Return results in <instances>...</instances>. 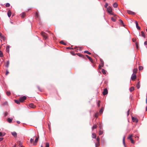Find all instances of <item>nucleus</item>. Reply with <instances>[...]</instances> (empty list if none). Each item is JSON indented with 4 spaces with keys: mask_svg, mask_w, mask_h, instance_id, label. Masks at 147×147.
Returning a JSON list of instances; mask_svg holds the SVG:
<instances>
[{
    "mask_svg": "<svg viewBox=\"0 0 147 147\" xmlns=\"http://www.w3.org/2000/svg\"><path fill=\"white\" fill-rule=\"evenodd\" d=\"M25 16V14L24 13H23L21 15V17L22 18H24Z\"/></svg>",
    "mask_w": 147,
    "mask_h": 147,
    "instance_id": "31",
    "label": "nucleus"
},
{
    "mask_svg": "<svg viewBox=\"0 0 147 147\" xmlns=\"http://www.w3.org/2000/svg\"><path fill=\"white\" fill-rule=\"evenodd\" d=\"M136 39H132V41L133 42H135L136 41Z\"/></svg>",
    "mask_w": 147,
    "mask_h": 147,
    "instance_id": "52",
    "label": "nucleus"
},
{
    "mask_svg": "<svg viewBox=\"0 0 147 147\" xmlns=\"http://www.w3.org/2000/svg\"><path fill=\"white\" fill-rule=\"evenodd\" d=\"M100 64L99 65V69H101V67H103L104 65V62L103 60L102 59H100Z\"/></svg>",
    "mask_w": 147,
    "mask_h": 147,
    "instance_id": "2",
    "label": "nucleus"
},
{
    "mask_svg": "<svg viewBox=\"0 0 147 147\" xmlns=\"http://www.w3.org/2000/svg\"><path fill=\"white\" fill-rule=\"evenodd\" d=\"M9 73V72L7 69L6 70V72L5 73V75L7 76Z\"/></svg>",
    "mask_w": 147,
    "mask_h": 147,
    "instance_id": "44",
    "label": "nucleus"
},
{
    "mask_svg": "<svg viewBox=\"0 0 147 147\" xmlns=\"http://www.w3.org/2000/svg\"><path fill=\"white\" fill-rule=\"evenodd\" d=\"M17 123H18V124H20V121H17Z\"/></svg>",
    "mask_w": 147,
    "mask_h": 147,
    "instance_id": "58",
    "label": "nucleus"
},
{
    "mask_svg": "<svg viewBox=\"0 0 147 147\" xmlns=\"http://www.w3.org/2000/svg\"><path fill=\"white\" fill-rule=\"evenodd\" d=\"M107 93H108V90H107V89L106 88L102 92V94L104 95H105L107 94Z\"/></svg>",
    "mask_w": 147,
    "mask_h": 147,
    "instance_id": "7",
    "label": "nucleus"
},
{
    "mask_svg": "<svg viewBox=\"0 0 147 147\" xmlns=\"http://www.w3.org/2000/svg\"><path fill=\"white\" fill-rule=\"evenodd\" d=\"M96 140L98 142V144L99 143V140L100 139L99 137H97L96 138Z\"/></svg>",
    "mask_w": 147,
    "mask_h": 147,
    "instance_id": "40",
    "label": "nucleus"
},
{
    "mask_svg": "<svg viewBox=\"0 0 147 147\" xmlns=\"http://www.w3.org/2000/svg\"><path fill=\"white\" fill-rule=\"evenodd\" d=\"M3 53L1 51H0V57H3Z\"/></svg>",
    "mask_w": 147,
    "mask_h": 147,
    "instance_id": "33",
    "label": "nucleus"
},
{
    "mask_svg": "<svg viewBox=\"0 0 147 147\" xmlns=\"http://www.w3.org/2000/svg\"><path fill=\"white\" fill-rule=\"evenodd\" d=\"M41 34L43 36V37L45 39H46L47 38V34H46L44 32H42L41 33Z\"/></svg>",
    "mask_w": 147,
    "mask_h": 147,
    "instance_id": "5",
    "label": "nucleus"
},
{
    "mask_svg": "<svg viewBox=\"0 0 147 147\" xmlns=\"http://www.w3.org/2000/svg\"><path fill=\"white\" fill-rule=\"evenodd\" d=\"M37 88L40 91H41V90L39 86H37Z\"/></svg>",
    "mask_w": 147,
    "mask_h": 147,
    "instance_id": "49",
    "label": "nucleus"
},
{
    "mask_svg": "<svg viewBox=\"0 0 147 147\" xmlns=\"http://www.w3.org/2000/svg\"><path fill=\"white\" fill-rule=\"evenodd\" d=\"M35 17L36 18H39V16L38 15V13L37 12H36V13Z\"/></svg>",
    "mask_w": 147,
    "mask_h": 147,
    "instance_id": "28",
    "label": "nucleus"
},
{
    "mask_svg": "<svg viewBox=\"0 0 147 147\" xmlns=\"http://www.w3.org/2000/svg\"><path fill=\"white\" fill-rule=\"evenodd\" d=\"M132 119L134 122H135L136 123L138 121V120L137 118L133 117H132Z\"/></svg>",
    "mask_w": 147,
    "mask_h": 147,
    "instance_id": "10",
    "label": "nucleus"
},
{
    "mask_svg": "<svg viewBox=\"0 0 147 147\" xmlns=\"http://www.w3.org/2000/svg\"><path fill=\"white\" fill-rule=\"evenodd\" d=\"M108 5V4H107V3H106L105 4V7L106 8L107 7V6Z\"/></svg>",
    "mask_w": 147,
    "mask_h": 147,
    "instance_id": "56",
    "label": "nucleus"
},
{
    "mask_svg": "<svg viewBox=\"0 0 147 147\" xmlns=\"http://www.w3.org/2000/svg\"><path fill=\"white\" fill-rule=\"evenodd\" d=\"M144 44L145 45H147V40L144 42Z\"/></svg>",
    "mask_w": 147,
    "mask_h": 147,
    "instance_id": "53",
    "label": "nucleus"
},
{
    "mask_svg": "<svg viewBox=\"0 0 147 147\" xmlns=\"http://www.w3.org/2000/svg\"><path fill=\"white\" fill-rule=\"evenodd\" d=\"M14 101L17 104H19L20 103V102L19 100H15Z\"/></svg>",
    "mask_w": 147,
    "mask_h": 147,
    "instance_id": "23",
    "label": "nucleus"
},
{
    "mask_svg": "<svg viewBox=\"0 0 147 147\" xmlns=\"http://www.w3.org/2000/svg\"><path fill=\"white\" fill-rule=\"evenodd\" d=\"M30 107L34 109L36 107V106L34 105L33 103H30V104L29 105Z\"/></svg>",
    "mask_w": 147,
    "mask_h": 147,
    "instance_id": "8",
    "label": "nucleus"
},
{
    "mask_svg": "<svg viewBox=\"0 0 147 147\" xmlns=\"http://www.w3.org/2000/svg\"><path fill=\"white\" fill-rule=\"evenodd\" d=\"M67 48L68 49H73V48H71L70 47H68Z\"/></svg>",
    "mask_w": 147,
    "mask_h": 147,
    "instance_id": "55",
    "label": "nucleus"
},
{
    "mask_svg": "<svg viewBox=\"0 0 147 147\" xmlns=\"http://www.w3.org/2000/svg\"><path fill=\"white\" fill-rule=\"evenodd\" d=\"M125 137H123V144H124V145H125Z\"/></svg>",
    "mask_w": 147,
    "mask_h": 147,
    "instance_id": "51",
    "label": "nucleus"
},
{
    "mask_svg": "<svg viewBox=\"0 0 147 147\" xmlns=\"http://www.w3.org/2000/svg\"><path fill=\"white\" fill-rule=\"evenodd\" d=\"M45 147H49V144L48 143H46Z\"/></svg>",
    "mask_w": 147,
    "mask_h": 147,
    "instance_id": "46",
    "label": "nucleus"
},
{
    "mask_svg": "<svg viewBox=\"0 0 147 147\" xmlns=\"http://www.w3.org/2000/svg\"><path fill=\"white\" fill-rule=\"evenodd\" d=\"M86 56L87 58H88V57H89V56L88 55H86Z\"/></svg>",
    "mask_w": 147,
    "mask_h": 147,
    "instance_id": "61",
    "label": "nucleus"
},
{
    "mask_svg": "<svg viewBox=\"0 0 147 147\" xmlns=\"http://www.w3.org/2000/svg\"><path fill=\"white\" fill-rule=\"evenodd\" d=\"M127 12L128 14H129L134 15L135 14L134 12H133L132 11H131L130 10H127Z\"/></svg>",
    "mask_w": 147,
    "mask_h": 147,
    "instance_id": "14",
    "label": "nucleus"
},
{
    "mask_svg": "<svg viewBox=\"0 0 147 147\" xmlns=\"http://www.w3.org/2000/svg\"><path fill=\"white\" fill-rule=\"evenodd\" d=\"M1 38L2 39L3 41H5L6 40V38L2 35L1 36Z\"/></svg>",
    "mask_w": 147,
    "mask_h": 147,
    "instance_id": "21",
    "label": "nucleus"
},
{
    "mask_svg": "<svg viewBox=\"0 0 147 147\" xmlns=\"http://www.w3.org/2000/svg\"><path fill=\"white\" fill-rule=\"evenodd\" d=\"M146 110H147V106H146Z\"/></svg>",
    "mask_w": 147,
    "mask_h": 147,
    "instance_id": "63",
    "label": "nucleus"
},
{
    "mask_svg": "<svg viewBox=\"0 0 147 147\" xmlns=\"http://www.w3.org/2000/svg\"><path fill=\"white\" fill-rule=\"evenodd\" d=\"M3 138H0V141H1L3 139Z\"/></svg>",
    "mask_w": 147,
    "mask_h": 147,
    "instance_id": "54",
    "label": "nucleus"
},
{
    "mask_svg": "<svg viewBox=\"0 0 147 147\" xmlns=\"http://www.w3.org/2000/svg\"><path fill=\"white\" fill-rule=\"evenodd\" d=\"M116 16L114 15V17H112L111 19V20L113 22H115L116 21Z\"/></svg>",
    "mask_w": 147,
    "mask_h": 147,
    "instance_id": "13",
    "label": "nucleus"
},
{
    "mask_svg": "<svg viewBox=\"0 0 147 147\" xmlns=\"http://www.w3.org/2000/svg\"><path fill=\"white\" fill-rule=\"evenodd\" d=\"M6 49L7 52L9 51V46H8L6 47Z\"/></svg>",
    "mask_w": 147,
    "mask_h": 147,
    "instance_id": "37",
    "label": "nucleus"
},
{
    "mask_svg": "<svg viewBox=\"0 0 147 147\" xmlns=\"http://www.w3.org/2000/svg\"><path fill=\"white\" fill-rule=\"evenodd\" d=\"M107 10L108 12L111 14L114 15L113 13L112 12V8L110 7L109 6L107 8Z\"/></svg>",
    "mask_w": 147,
    "mask_h": 147,
    "instance_id": "1",
    "label": "nucleus"
},
{
    "mask_svg": "<svg viewBox=\"0 0 147 147\" xmlns=\"http://www.w3.org/2000/svg\"><path fill=\"white\" fill-rule=\"evenodd\" d=\"M99 114L98 113H96L95 114V117H97L98 115H99Z\"/></svg>",
    "mask_w": 147,
    "mask_h": 147,
    "instance_id": "47",
    "label": "nucleus"
},
{
    "mask_svg": "<svg viewBox=\"0 0 147 147\" xmlns=\"http://www.w3.org/2000/svg\"><path fill=\"white\" fill-rule=\"evenodd\" d=\"M141 34L142 36L144 38L145 37V35L144 32L142 31L141 32Z\"/></svg>",
    "mask_w": 147,
    "mask_h": 147,
    "instance_id": "20",
    "label": "nucleus"
},
{
    "mask_svg": "<svg viewBox=\"0 0 147 147\" xmlns=\"http://www.w3.org/2000/svg\"><path fill=\"white\" fill-rule=\"evenodd\" d=\"M84 53H87L89 55H90L91 54L88 51H84Z\"/></svg>",
    "mask_w": 147,
    "mask_h": 147,
    "instance_id": "30",
    "label": "nucleus"
},
{
    "mask_svg": "<svg viewBox=\"0 0 147 147\" xmlns=\"http://www.w3.org/2000/svg\"><path fill=\"white\" fill-rule=\"evenodd\" d=\"M134 87L133 86L131 87L130 88V90L131 92H132L134 90Z\"/></svg>",
    "mask_w": 147,
    "mask_h": 147,
    "instance_id": "27",
    "label": "nucleus"
},
{
    "mask_svg": "<svg viewBox=\"0 0 147 147\" xmlns=\"http://www.w3.org/2000/svg\"><path fill=\"white\" fill-rule=\"evenodd\" d=\"M34 138H31L30 140V142L31 143H33L34 142Z\"/></svg>",
    "mask_w": 147,
    "mask_h": 147,
    "instance_id": "39",
    "label": "nucleus"
},
{
    "mask_svg": "<svg viewBox=\"0 0 147 147\" xmlns=\"http://www.w3.org/2000/svg\"><path fill=\"white\" fill-rule=\"evenodd\" d=\"M4 136V135H3L2 133L0 132V136Z\"/></svg>",
    "mask_w": 147,
    "mask_h": 147,
    "instance_id": "50",
    "label": "nucleus"
},
{
    "mask_svg": "<svg viewBox=\"0 0 147 147\" xmlns=\"http://www.w3.org/2000/svg\"><path fill=\"white\" fill-rule=\"evenodd\" d=\"M13 147H16V145L15 144Z\"/></svg>",
    "mask_w": 147,
    "mask_h": 147,
    "instance_id": "62",
    "label": "nucleus"
},
{
    "mask_svg": "<svg viewBox=\"0 0 147 147\" xmlns=\"http://www.w3.org/2000/svg\"><path fill=\"white\" fill-rule=\"evenodd\" d=\"M19 145L21 147H23V146L22 145V143L20 141L19 142Z\"/></svg>",
    "mask_w": 147,
    "mask_h": 147,
    "instance_id": "36",
    "label": "nucleus"
},
{
    "mask_svg": "<svg viewBox=\"0 0 147 147\" xmlns=\"http://www.w3.org/2000/svg\"><path fill=\"white\" fill-rule=\"evenodd\" d=\"M60 43L61 44H63L65 45H66V44L63 41H61L60 42Z\"/></svg>",
    "mask_w": 147,
    "mask_h": 147,
    "instance_id": "38",
    "label": "nucleus"
},
{
    "mask_svg": "<svg viewBox=\"0 0 147 147\" xmlns=\"http://www.w3.org/2000/svg\"><path fill=\"white\" fill-rule=\"evenodd\" d=\"M113 5L114 7L116 8L117 7L118 5H117V3H115L113 4Z\"/></svg>",
    "mask_w": 147,
    "mask_h": 147,
    "instance_id": "22",
    "label": "nucleus"
},
{
    "mask_svg": "<svg viewBox=\"0 0 147 147\" xmlns=\"http://www.w3.org/2000/svg\"><path fill=\"white\" fill-rule=\"evenodd\" d=\"M7 15L9 17H10L11 15V12L10 10H9L7 12Z\"/></svg>",
    "mask_w": 147,
    "mask_h": 147,
    "instance_id": "17",
    "label": "nucleus"
},
{
    "mask_svg": "<svg viewBox=\"0 0 147 147\" xmlns=\"http://www.w3.org/2000/svg\"><path fill=\"white\" fill-rule=\"evenodd\" d=\"M12 134L15 137H16L17 136V134L15 132H11Z\"/></svg>",
    "mask_w": 147,
    "mask_h": 147,
    "instance_id": "16",
    "label": "nucleus"
},
{
    "mask_svg": "<svg viewBox=\"0 0 147 147\" xmlns=\"http://www.w3.org/2000/svg\"><path fill=\"white\" fill-rule=\"evenodd\" d=\"M76 55H77L78 56L80 57H81L83 58H85V57L83 55L79 53H77L76 54Z\"/></svg>",
    "mask_w": 147,
    "mask_h": 147,
    "instance_id": "11",
    "label": "nucleus"
},
{
    "mask_svg": "<svg viewBox=\"0 0 147 147\" xmlns=\"http://www.w3.org/2000/svg\"><path fill=\"white\" fill-rule=\"evenodd\" d=\"M103 131H101V130H100L98 132L99 135H101L103 134Z\"/></svg>",
    "mask_w": 147,
    "mask_h": 147,
    "instance_id": "26",
    "label": "nucleus"
},
{
    "mask_svg": "<svg viewBox=\"0 0 147 147\" xmlns=\"http://www.w3.org/2000/svg\"><path fill=\"white\" fill-rule=\"evenodd\" d=\"M9 61H8L7 62V63L5 65V66L7 68H8L9 67Z\"/></svg>",
    "mask_w": 147,
    "mask_h": 147,
    "instance_id": "18",
    "label": "nucleus"
},
{
    "mask_svg": "<svg viewBox=\"0 0 147 147\" xmlns=\"http://www.w3.org/2000/svg\"><path fill=\"white\" fill-rule=\"evenodd\" d=\"M138 68L139 70H141L143 69V68L142 66H139Z\"/></svg>",
    "mask_w": 147,
    "mask_h": 147,
    "instance_id": "32",
    "label": "nucleus"
},
{
    "mask_svg": "<svg viewBox=\"0 0 147 147\" xmlns=\"http://www.w3.org/2000/svg\"><path fill=\"white\" fill-rule=\"evenodd\" d=\"M9 123H11L12 122V119H10V118H8L7 119Z\"/></svg>",
    "mask_w": 147,
    "mask_h": 147,
    "instance_id": "34",
    "label": "nucleus"
},
{
    "mask_svg": "<svg viewBox=\"0 0 147 147\" xmlns=\"http://www.w3.org/2000/svg\"><path fill=\"white\" fill-rule=\"evenodd\" d=\"M132 135H131L128 138V139H129L131 141V142L132 143H134V142L133 140V139L131 138L132 137Z\"/></svg>",
    "mask_w": 147,
    "mask_h": 147,
    "instance_id": "9",
    "label": "nucleus"
},
{
    "mask_svg": "<svg viewBox=\"0 0 147 147\" xmlns=\"http://www.w3.org/2000/svg\"><path fill=\"white\" fill-rule=\"evenodd\" d=\"M135 23L136 24V27L137 28V29L140 30V27H139L138 26V24L137 21H135Z\"/></svg>",
    "mask_w": 147,
    "mask_h": 147,
    "instance_id": "12",
    "label": "nucleus"
},
{
    "mask_svg": "<svg viewBox=\"0 0 147 147\" xmlns=\"http://www.w3.org/2000/svg\"><path fill=\"white\" fill-rule=\"evenodd\" d=\"M136 87L138 89H139L140 87V82H138L136 85Z\"/></svg>",
    "mask_w": 147,
    "mask_h": 147,
    "instance_id": "15",
    "label": "nucleus"
},
{
    "mask_svg": "<svg viewBox=\"0 0 147 147\" xmlns=\"http://www.w3.org/2000/svg\"><path fill=\"white\" fill-rule=\"evenodd\" d=\"M88 59L89 60L91 61V62H92V58L90 57H89L88 58Z\"/></svg>",
    "mask_w": 147,
    "mask_h": 147,
    "instance_id": "42",
    "label": "nucleus"
},
{
    "mask_svg": "<svg viewBox=\"0 0 147 147\" xmlns=\"http://www.w3.org/2000/svg\"><path fill=\"white\" fill-rule=\"evenodd\" d=\"M136 78V76L134 73H133L131 76V79L132 80H134Z\"/></svg>",
    "mask_w": 147,
    "mask_h": 147,
    "instance_id": "4",
    "label": "nucleus"
},
{
    "mask_svg": "<svg viewBox=\"0 0 147 147\" xmlns=\"http://www.w3.org/2000/svg\"><path fill=\"white\" fill-rule=\"evenodd\" d=\"M6 94L7 95L9 96L11 94V93H10V92H9V91H7L6 92Z\"/></svg>",
    "mask_w": 147,
    "mask_h": 147,
    "instance_id": "41",
    "label": "nucleus"
},
{
    "mask_svg": "<svg viewBox=\"0 0 147 147\" xmlns=\"http://www.w3.org/2000/svg\"><path fill=\"white\" fill-rule=\"evenodd\" d=\"M101 71L103 74H106V71L105 69H102Z\"/></svg>",
    "mask_w": 147,
    "mask_h": 147,
    "instance_id": "25",
    "label": "nucleus"
},
{
    "mask_svg": "<svg viewBox=\"0 0 147 147\" xmlns=\"http://www.w3.org/2000/svg\"><path fill=\"white\" fill-rule=\"evenodd\" d=\"M97 126L96 125H94L92 127V129H96L97 128Z\"/></svg>",
    "mask_w": 147,
    "mask_h": 147,
    "instance_id": "35",
    "label": "nucleus"
},
{
    "mask_svg": "<svg viewBox=\"0 0 147 147\" xmlns=\"http://www.w3.org/2000/svg\"><path fill=\"white\" fill-rule=\"evenodd\" d=\"M137 71V69H134L133 70V73H136Z\"/></svg>",
    "mask_w": 147,
    "mask_h": 147,
    "instance_id": "29",
    "label": "nucleus"
},
{
    "mask_svg": "<svg viewBox=\"0 0 147 147\" xmlns=\"http://www.w3.org/2000/svg\"><path fill=\"white\" fill-rule=\"evenodd\" d=\"M129 111H128L127 112V115H129Z\"/></svg>",
    "mask_w": 147,
    "mask_h": 147,
    "instance_id": "59",
    "label": "nucleus"
},
{
    "mask_svg": "<svg viewBox=\"0 0 147 147\" xmlns=\"http://www.w3.org/2000/svg\"><path fill=\"white\" fill-rule=\"evenodd\" d=\"M146 103L147 104V98H146Z\"/></svg>",
    "mask_w": 147,
    "mask_h": 147,
    "instance_id": "64",
    "label": "nucleus"
},
{
    "mask_svg": "<svg viewBox=\"0 0 147 147\" xmlns=\"http://www.w3.org/2000/svg\"><path fill=\"white\" fill-rule=\"evenodd\" d=\"M119 22H120V24H121L123 26H124V24L123 22L121 20H119Z\"/></svg>",
    "mask_w": 147,
    "mask_h": 147,
    "instance_id": "19",
    "label": "nucleus"
},
{
    "mask_svg": "<svg viewBox=\"0 0 147 147\" xmlns=\"http://www.w3.org/2000/svg\"><path fill=\"white\" fill-rule=\"evenodd\" d=\"M26 97L25 96L21 97L19 98V100L20 102H23L26 99Z\"/></svg>",
    "mask_w": 147,
    "mask_h": 147,
    "instance_id": "3",
    "label": "nucleus"
},
{
    "mask_svg": "<svg viewBox=\"0 0 147 147\" xmlns=\"http://www.w3.org/2000/svg\"><path fill=\"white\" fill-rule=\"evenodd\" d=\"M92 137L93 138H96V135L94 133H93L92 134Z\"/></svg>",
    "mask_w": 147,
    "mask_h": 147,
    "instance_id": "24",
    "label": "nucleus"
},
{
    "mask_svg": "<svg viewBox=\"0 0 147 147\" xmlns=\"http://www.w3.org/2000/svg\"><path fill=\"white\" fill-rule=\"evenodd\" d=\"M103 111H100V114H102L103 113Z\"/></svg>",
    "mask_w": 147,
    "mask_h": 147,
    "instance_id": "57",
    "label": "nucleus"
},
{
    "mask_svg": "<svg viewBox=\"0 0 147 147\" xmlns=\"http://www.w3.org/2000/svg\"><path fill=\"white\" fill-rule=\"evenodd\" d=\"M39 138V136H38V137H36L35 139V141L33 142V145H36V143L37 142Z\"/></svg>",
    "mask_w": 147,
    "mask_h": 147,
    "instance_id": "6",
    "label": "nucleus"
},
{
    "mask_svg": "<svg viewBox=\"0 0 147 147\" xmlns=\"http://www.w3.org/2000/svg\"><path fill=\"white\" fill-rule=\"evenodd\" d=\"M104 109V108L103 107H102L101 109L100 110H103Z\"/></svg>",
    "mask_w": 147,
    "mask_h": 147,
    "instance_id": "60",
    "label": "nucleus"
},
{
    "mask_svg": "<svg viewBox=\"0 0 147 147\" xmlns=\"http://www.w3.org/2000/svg\"><path fill=\"white\" fill-rule=\"evenodd\" d=\"M5 6L6 7H9L10 6V4L8 3H7L6 4Z\"/></svg>",
    "mask_w": 147,
    "mask_h": 147,
    "instance_id": "48",
    "label": "nucleus"
},
{
    "mask_svg": "<svg viewBox=\"0 0 147 147\" xmlns=\"http://www.w3.org/2000/svg\"><path fill=\"white\" fill-rule=\"evenodd\" d=\"M7 104V102H5L2 103V105H6Z\"/></svg>",
    "mask_w": 147,
    "mask_h": 147,
    "instance_id": "43",
    "label": "nucleus"
},
{
    "mask_svg": "<svg viewBox=\"0 0 147 147\" xmlns=\"http://www.w3.org/2000/svg\"><path fill=\"white\" fill-rule=\"evenodd\" d=\"M100 100H98V102L97 103V105L98 107H100Z\"/></svg>",
    "mask_w": 147,
    "mask_h": 147,
    "instance_id": "45",
    "label": "nucleus"
}]
</instances>
